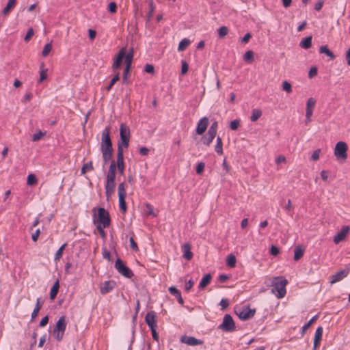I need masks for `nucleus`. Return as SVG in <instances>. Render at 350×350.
Returning <instances> with one entry per match:
<instances>
[{
  "instance_id": "23",
  "label": "nucleus",
  "mask_w": 350,
  "mask_h": 350,
  "mask_svg": "<svg viewBox=\"0 0 350 350\" xmlns=\"http://www.w3.org/2000/svg\"><path fill=\"white\" fill-rule=\"evenodd\" d=\"M305 250L301 245H297L294 250V260L297 261L301 259L304 254Z\"/></svg>"
},
{
  "instance_id": "2",
  "label": "nucleus",
  "mask_w": 350,
  "mask_h": 350,
  "mask_svg": "<svg viewBox=\"0 0 350 350\" xmlns=\"http://www.w3.org/2000/svg\"><path fill=\"white\" fill-rule=\"evenodd\" d=\"M288 284L287 280L283 278H275L272 284V292L275 293L278 298H282L286 293V286Z\"/></svg>"
},
{
  "instance_id": "40",
  "label": "nucleus",
  "mask_w": 350,
  "mask_h": 350,
  "mask_svg": "<svg viewBox=\"0 0 350 350\" xmlns=\"http://www.w3.org/2000/svg\"><path fill=\"white\" fill-rule=\"evenodd\" d=\"M254 59V52L252 51H247L243 55V60L246 62H252Z\"/></svg>"
},
{
  "instance_id": "47",
  "label": "nucleus",
  "mask_w": 350,
  "mask_h": 350,
  "mask_svg": "<svg viewBox=\"0 0 350 350\" xmlns=\"http://www.w3.org/2000/svg\"><path fill=\"white\" fill-rule=\"evenodd\" d=\"M44 135H45L44 132H42L41 131H39L38 132H37L33 135L31 139L33 142L39 141Z\"/></svg>"
},
{
  "instance_id": "27",
  "label": "nucleus",
  "mask_w": 350,
  "mask_h": 350,
  "mask_svg": "<svg viewBox=\"0 0 350 350\" xmlns=\"http://www.w3.org/2000/svg\"><path fill=\"white\" fill-rule=\"evenodd\" d=\"M312 37L311 36L304 38L299 43V46L304 49H308L312 45Z\"/></svg>"
},
{
  "instance_id": "54",
  "label": "nucleus",
  "mask_w": 350,
  "mask_h": 350,
  "mask_svg": "<svg viewBox=\"0 0 350 350\" xmlns=\"http://www.w3.org/2000/svg\"><path fill=\"white\" fill-rule=\"evenodd\" d=\"M204 167H205V163H203V162H200V163H198L197 166H196V174H201L204 170Z\"/></svg>"
},
{
  "instance_id": "5",
  "label": "nucleus",
  "mask_w": 350,
  "mask_h": 350,
  "mask_svg": "<svg viewBox=\"0 0 350 350\" xmlns=\"http://www.w3.org/2000/svg\"><path fill=\"white\" fill-rule=\"evenodd\" d=\"M120 142H118V146H120L121 148H128L130 139V130L125 124H121L120 126Z\"/></svg>"
},
{
  "instance_id": "26",
  "label": "nucleus",
  "mask_w": 350,
  "mask_h": 350,
  "mask_svg": "<svg viewBox=\"0 0 350 350\" xmlns=\"http://www.w3.org/2000/svg\"><path fill=\"white\" fill-rule=\"evenodd\" d=\"M211 280V275L210 273H207L201 279L200 284L198 285V288L200 289H203L205 288Z\"/></svg>"
},
{
  "instance_id": "45",
  "label": "nucleus",
  "mask_w": 350,
  "mask_h": 350,
  "mask_svg": "<svg viewBox=\"0 0 350 350\" xmlns=\"http://www.w3.org/2000/svg\"><path fill=\"white\" fill-rule=\"evenodd\" d=\"M218 34L219 38H222L225 37L228 33V29L226 26H222L218 29Z\"/></svg>"
},
{
  "instance_id": "53",
  "label": "nucleus",
  "mask_w": 350,
  "mask_h": 350,
  "mask_svg": "<svg viewBox=\"0 0 350 350\" xmlns=\"http://www.w3.org/2000/svg\"><path fill=\"white\" fill-rule=\"evenodd\" d=\"M219 305L221 306V309L222 310H226L229 306L228 299L226 298L221 299V300L220 301Z\"/></svg>"
},
{
  "instance_id": "34",
  "label": "nucleus",
  "mask_w": 350,
  "mask_h": 350,
  "mask_svg": "<svg viewBox=\"0 0 350 350\" xmlns=\"http://www.w3.org/2000/svg\"><path fill=\"white\" fill-rule=\"evenodd\" d=\"M262 111L258 109H253L252 111V116L250 117V120L252 122H256L258 120V118L262 116Z\"/></svg>"
},
{
  "instance_id": "52",
  "label": "nucleus",
  "mask_w": 350,
  "mask_h": 350,
  "mask_svg": "<svg viewBox=\"0 0 350 350\" xmlns=\"http://www.w3.org/2000/svg\"><path fill=\"white\" fill-rule=\"evenodd\" d=\"M133 57V49H131V51L127 54L125 53V56L124 59H125V62L132 63Z\"/></svg>"
},
{
  "instance_id": "44",
  "label": "nucleus",
  "mask_w": 350,
  "mask_h": 350,
  "mask_svg": "<svg viewBox=\"0 0 350 350\" xmlns=\"http://www.w3.org/2000/svg\"><path fill=\"white\" fill-rule=\"evenodd\" d=\"M37 182H38V179L34 174H30L28 175L27 179V184L28 185H30V186L34 185L37 183Z\"/></svg>"
},
{
  "instance_id": "36",
  "label": "nucleus",
  "mask_w": 350,
  "mask_h": 350,
  "mask_svg": "<svg viewBox=\"0 0 350 350\" xmlns=\"http://www.w3.org/2000/svg\"><path fill=\"white\" fill-rule=\"evenodd\" d=\"M67 246V243H64L55 252L54 260H59L63 255L64 250H65L66 247Z\"/></svg>"
},
{
  "instance_id": "64",
  "label": "nucleus",
  "mask_w": 350,
  "mask_h": 350,
  "mask_svg": "<svg viewBox=\"0 0 350 350\" xmlns=\"http://www.w3.org/2000/svg\"><path fill=\"white\" fill-rule=\"evenodd\" d=\"M317 75V67H312L308 72V77L309 78H312L314 76Z\"/></svg>"
},
{
  "instance_id": "33",
  "label": "nucleus",
  "mask_w": 350,
  "mask_h": 350,
  "mask_svg": "<svg viewBox=\"0 0 350 350\" xmlns=\"http://www.w3.org/2000/svg\"><path fill=\"white\" fill-rule=\"evenodd\" d=\"M123 163H124L123 148H121L120 146H118V152H117V161L116 162V164H123Z\"/></svg>"
},
{
  "instance_id": "41",
  "label": "nucleus",
  "mask_w": 350,
  "mask_h": 350,
  "mask_svg": "<svg viewBox=\"0 0 350 350\" xmlns=\"http://www.w3.org/2000/svg\"><path fill=\"white\" fill-rule=\"evenodd\" d=\"M149 8H150V9H149L148 13L147 14V20H146L147 22H150V20H151V18H152V17L153 16V12H154V9H155V6H154V3H153L152 1H150L149 2Z\"/></svg>"
},
{
  "instance_id": "58",
  "label": "nucleus",
  "mask_w": 350,
  "mask_h": 350,
  "mask_svg": "<svg viewBox=\"0 0 350 350\" xmlns=\"http://www.w3.org/2000/svg\"><path fill=\"white\" fill-rule=\"evenodd\" d=\"M146 206L147 208V214L148 215H152L154 217L157 216V215L153 211V207L151 204H146Z\"/></svg>"
},
{
  "instance_id": "55",
  "label": "nucleus",
  "mask_w": 350,
  "mask_h": 350,
  "mask_svg": "<svg viewBox=\"0 0 350 350\" xmlns=\"http://www.w3.org/2000/svg\"><path fill=\"white\" fill-rule=\"evenodd\" d=\"M34 31L33 29L31 27L28 29L27 34L24 38L25 42H27L30 40L31 37L33 36Z\"/></svg>"
},
{
  "instance_id": "12",
  "label": "nucleus",
  "mask_w": 350,
  "mask_h": 350,
  "mask_svg": "<svg viewBox=\"0 0 350 350\" xmlns=\"http://www.w3.org/2000/svg\"><path fill=\"white\" fill-rule=\"evenodd\" d=\"M349 273V271L347 269H343L340 271H338L334 275H332L329 277V282L331 284H333L336 282H340L343 278H345L346 276H347Z\"/></svg>"
},
{
  "instance_id": "61",
  "label": "nucleus",
  "mask_w": 350,
  "mask_h": 350,
  "mask_svg": "<svg viewBox=\"0 0 350 350\" xmlns=\"http://www.w3.org/2000/svg\"><path fill=\"white\" fill-rule=\"evenodd\" d=\"M104 228H103L102 226H96V229L100 236L101 238L103 239H105L106 238V233L104 230Z\"/></svg>"
},
{
  "instance_id": "29",
  "label": "nucleus",
  "mask_w": 350,
  "mask_h": 350,
  "mask_svg": "<svg viewBox=\"0 0 350 350\" xmlns=\"http://www.w3.org/2000/svg\"><path fill=\"white\" fill-rule=\"evenodd\" d=\"M48 69L44 68V64L42 63L40 66V79L39 83H42L47 78Z\"/></svg>"
},
{
  "instance_id": "11",
  "label": "nucleus",
  "mask_w": 350,
  "mask_h": 350,
  "mask_svg": "<svg viewBox=\"0 0 350 350\" xmlns=\"http://www.w3.org/2000/svg\"><path fill=\"white\" fill-rule=\"evenodd\" d=\"M208 118L206 117H204L201 118L197 124V127L196 129V132L198 135H202L207 129V127L208 126Z\"/></svg>"
},
{
  "instance_id": "7",
  "label": "nucleus",
  "mask_w": 350,
  "mask_h": 350,
  "mask_svg": "<svg viewBox=\"0 0 350 350\" xmlns=\"http://www.w3.org/2000/svg\"><path fill=\"white\" fill-rule=\"evenodd\" d=\"M347 145L343 142H339L336 144L334 154L338 159H346L347 158Z\"/></svg>"
},
{
  "instance_id": "62",
  "label": "nucleus",
  "mask_w": 350,
  "mask_h": 350,
  "mask_svg": "<svg viewBox=\"0 0 350 350\" xmlns=\"http://www.w3.org/2000/svg\"><path fill=\"white\" fill-rule=\"evenodd\" d=\"M320 152H321L320 149H317L316 150H314L311 156V160H312V161L318 160L319 158Z\"/></svg>"
},
{
  "instance_id": "20",
  "label": "nucleus",
  "mask_w": 350,
  "mask_h": 350,
  "mask_svg": "<svg viewBox=\"0 0 350 350\" xmlns=\"http://www.w3.org/2000/svg\"><path fill=\"white\" fill-rule=\"evenodd\" d=\"M182 250L183 252V256L187 260H190L193 258V252H191V247L189 243H185L182 246Z\"/></svg>"
},
{
  "instance_id": "10",
  "label": "nucleus",
  "mask_w": 350,
  "mask_h": 350,
  "mask_svg": "<svg viewBox=\"0 0 350 350\" xmlns=\"http://www.w3.org/2000/svg\"><path fill=\"white\" fill-rule=\"evenodd\" d=\"M180 340L182 343L187 344L189 346H196L204 343V341L202 340L197 339L193 336H189L186 335L181 336Z\"/></svg>"
},
{
  "instance_id": "31",
  "label": "nucleus",
  "mask_w": 350,
  "mask_h": 350,
  "mask_svg": "<svg viewBox=\"0 0 350 350\" xmlns=\"http://www.w3.org/2000/svg\"><path fill=\"white\" fill-rule=\"evenodd\" d=\"M318 318L317 315L314 316L308 323H305L301 328V336L303 337L306 334L307 329L310 327L312 323H313Z\"/></svg>"
},
{
  "instance_id": "50",
  "label": "nucleus",
  "mask_w": 350,
  "mask_h": 350,
  "mask_svg": "<svg viewBox=\"0 0 350 350\" xmlns=\"http://www.w3.org/2000/svg\"><path fill=\"white\" fill-rule=\"evenodd\" d=\"M240 125V122L239 120H234L230 123V129L232 131H236L239 128Z\"/></svg>"
},
{
  "instance_id": "48",
  "label": "nucleus",
  "mask_w": 350,
  "mask_h": 350,
  "mask_svg": "<svg viewBox=\"0 0 350 350\" xmlns=\"http://www.w3.org/2000/svg\"><path fill=\"white\" fill-rule=\"evenodd\" d=\"M107 10L110 13H116L117 11V4L116 2H110L108 5Z\"/></svg>"
},
{
  "instance_id": "13",
  "label": "nucleus",
  "mask_w": 350,
  "mask_h": 350,
  "mask_svg": "<svg viewBox=\"0 0 350 350\" xmlns=\"http://www.w3.org/2000/svg\"><path fill=\"white\" fill-rule=\"evenodd\" d=\"M145 321L149 328L157 327L155 312H148L145 317Z\"/></svg>"
},
{
  "instance_id": "59",
  "label": "nucleus",
  "mask_w": 350,
  "mask_h": 350,
  "mask_svg": "<svg viewBox=\"0 0 350 350\" xmlns=\"http://www.w3.org/2000/svg\"><path fill=\"white\" fill-rule=\"evenodd\" d=\"M280 253V249L274 245H272L270 248V254L273 256H277Z\"/></svg>"
},
{
  "instance_id": "3",
  "label": "nucleus",
  "mask_w": 350,
  "mask_h": 350,
  "mask_svg": "<svg viewBox=\"0 0 350 350\" xmlns=\"http://www.w3.org/2000/svg\"><path fill=\"white\" fill-rule=\"evenodd\" d=\"M66 317H60L56 322L52 332V334L57 341L59 342L63 339L64 332L66 329Z\"/></svg>"
},
{
  "instance_id": "46",
  "label": "nucleus",
  "mask_w": 350,
  "mask_h": 350,
  "mask_svg": "<svg viewBox=\"0 0 350 350\" xmlns=\"http://www.w3.org/2000/svg\"><path fill=\"white\" fill-rule=\"evenodd\" d=\"M51 50H52V44H51V43L46 44L44 45L43 51L42 52V56L43 57H46L49 55V53L51 52Z\"/></svg>"
},
{
  "instance_id": "25",
  "label": "nucleus",
  "mask_w": 350,
  "mask_h": 350,
  "mask_svg": "<svg viewBox=\"0 0 350 350\" xmlns=\"http://www.w3.org/2000/svg\"><path fill=\"white\" fill-rule=\"evenodd\" d=\"M59 280H57L56 282L53 284L50 291V299L51 300H53L56 297L59 291Z\"/></svg>"
},
{
  "instance_id": "16",
  "label": "nucleus",
  "mask_w": 350,
  "mask_h": 350,
  "mask_svg": "<svg viewBox=\"0 0 350 350\" xmlns=\"http://www.w3.org/2000/svg\"><path fill=\"white\" fill-rule=\"evenodd\" d=\"M116 286V282L112 280L105 281L100 287V292L102 295H105L111 291Z\"/></svg>"
},
{
  "instance_id": "18",
  "label": "nucleus",
  "mask_w": 350,
  "mask_h": 350,
  "mask_svg": "<svg viewBox=\"0 0 350 350\" xmlns=\"http://www.w3.org/2000/svg\"><path fill=\"white\" fill-rule=\"evenodd\" d=\"M315 103L316 100L313 98H310L307 100L306 118L308 119V121H311L310 118L312 115V108L314 107Z\"/></svg>"
},
{
  "instance_id": "37",
  "label": "nucleus",
  "mask_w": 350,
  "mask_h": 350,
  "mask_svg": "<svg viewBox=\"0 0 350 350\" xmlns=\"http://www.w3.org/2000/svg\"><path fill=\"white\" fill-rule=\"evenodd\" d=\"M226 265L228 267L232 268L236 265V258L233 254H229L227 256Z\"/></svg>"
},
{
  "instance_id": "19",
  "label": "nucleus",
  "mask_w": 350,
  "mask_h": 350,
  "mask_svg": "<svg viewBox=\"0 0 350 350\" xmlns=\"http://www.w3.org/2000/svg\"><path fill=\"white\" fill-rule=\"evenodd\" d=\"M323 332V329L321 326L318 327L316 329L314 338L313 349H316V348L320 345L322 339Z\"/></svg>"
},
{
  "instance_id": "43",
  "label": "nucleus",
  "mask_w": 350,
  "mask_h": 350,
  "mask_svg": "<svg viewBox=\"0 0 350 350\" xmlns=\"http://www.w3.org/2000/svg\"><path fill=\"white\" fill-rule=\"evenodd\" d=\"M120 79V73L118 72L116 75L111 79V81L109 82V84L108 86H107L106 90L107 91H110L113 86V85Z\"/></svg>"
},
{
  "instance_id": "6",
  "label": "nucleus",
  "mask_w": 350,
  "mask_h": 350,
  "mask_svg": "<svg viewBox=\"0 0 350 350\" xmlns=\"http://www.w3.org/2000/svg\"><path fill=\"white\" fill-rule=\"evenodd\" d=\"M115 268L120 274L125 278H131L134 275L133 271L119 258L116 260Z\"/></svg>"
},
{
  "instance_id": "39",
  "label": "nucleus",
  "mask_w": 350,
  "mask_h": 350,
  "mask_svg": "<svg viewBox=\"0 0 350 350\" xmlns=\"http://www.w3.org/2000/svg\"><path fill=\"white\" fill-rule=\"evenodd\" d=\"M94 167H93V165H92V161H89L86 163H85L82 167H81V174H85L88 171H92L93 170Z\"/></svg>"
},
{
  "instance_id": "1",
  "label": "nucleus",
  "mask_w": 350,
  "mask_h": 350,
  "mask_svg": "<svg viewBox=\"0 0 350 350\" xmlns=\"http://www.w3.org/2000/svg\"><path fill=\"white\" fill-rule=\"evenodd\" d=\"M110 133L109 126H106L102 132L100 150L105 164L111 161L113 152Z\"/></svg>"
},
{
  "instance_id": "17",
  "label": "nucleus",
  "mask_w": 350,
  "mask_h": 350,
  "mask_svg": "<svg viewBox=\"0 0 350 350\" xmlns=\"http://www.w3.org/2000/svg\"><path fill=\"white\" fill-rule=\"evenodd\" d=\"M114 179H107L105 183V193L107 197H109L115 191L116 183Z\"/></svg>"
},
{
  "instance_id": "15",
  "label": "nucleus",
  "mask_w": 350,
  "mask_h": 350,
  "mask_svg": "<svg viewBox=\"0 0 350 350\" xmlns=\"http://www.w3.org/2000/svg\"><path fill=\"white\" fill-rule=\"evenodd\" d=\"M124 56H125V49L122 48L119 51V52L116 56V58L112 64L111 68L113 69V70H116L120 68V66L124 58Z\"/></svg>"
},
{
  "instance_id": "9",
  "label": "nucleus",
  "mask_w": 350,
  "mask_h": 350,
  "mask_svg": "<svg viewBox=\"0 0 350 350\" xmlns=\"http://www.w3.org/2000/svg\"><path fill=\"white\" fill-rule=\"evenodd\" d=\"M256 313V309H251L249 307H245L238 314L239 319L242 321H246L252 318Z\"/></svg>"
},
{
  "instance_id": "49",
  "label": "nucleus",
  "mask_w": 350,
  "mask_h": 350,
  "mask_svg": "<svg viewBox=\"0 0 350 350\" xmlns=\"http://www.w3.org/2000/svg\"><path fill=\"white\" fill-rule=\"evenodd\" d=\"M282 89L286 91L287 93H291L292 92V86H291V84L286 81H284L283 83H282Z\"/></svg>"
},
{
  "instance_id": "22",
  "label": "nucleus",
  "mask_w": 350,
  "mask_h": 350,
  "mask_svg": "<svg viewBox=\"0 0 350 350\" xmlns=\"http://www.w3.org/2000/svg\"><path fill=\"white\" fill-rule=\"evenodd\" d=\"M169 292L172 295L175 296L177 298L178 302L182 306L184 304L183 299L181 296V293L179 290H178L175 286H171L169 288Z\"/></svg>"
},
{
  "instance_id": "63",
  "label": "nucleus",
  "mask_w": 350,
  "mask_h": 350,
  "mask_svg": "<svg viewBox=\"0 0 350 350\" xmlns=\"http://www.w3.org/2000/svg\"><path fill=\"white\" fill-rule=\"evenodd\" d=\"M116 170H118L120 175H124V171L125 169V165L123 164H116Z\"/></svg>"
},
{
  "instance_id": "8",
  "label": "nucleus",
  "mask_w": 350,
  "mask_h": 350,
  "mask_svg": "<svg viewBox=\"0 0 350 350\" xmlns=\"http://www.w3.org/2000/svg\"><path fill=\"white\" fill-rule=\"evenodd\" d=\"M219 328L225 332H232L235 329V324L232 317L230 314L224 317L223 322L219 325Z\"/></svg>"
},
{
  "instance_id": "51",
  "label": "nucleus",
  "mask_w": 350,
  "mask_h": 350,
  "mask_svg": "<svg viewBox=\"0 0 350 350\" xmlns=\"http://www.w3.org/2000/svg\"><path fill=\"white\" fill-rule=\"evenodd\" d=\"M217 127H218V123L217 121H215L213 122L211 126L209 127L208 129V132H211L215 135H217Z\"/></svg>"
},
{
  "instance_id": "35",
  "label": "nucleus",
  "mask_w": 350,
  "mask_h": 350,
  "mask_svg": "<svg viewBox=\"0 0 350 350\" xmlns=\"http://www.w3.org/2000/svg\"><path fill=\"white\" fill-rule=\"evenodd\" d=\"M190 42H191L190 40L187 38L183 39L178 44V51H185L188 47Z\"/></svg>"
},
{
  "instance_id": "42",
  "label": "nucleus",
  "mask_w": 350,
  "mask_h": 350,
  "mask_svg": "<svg viewBox=\"0 0 350 350\" xmlns=\"http://www.w3.org/2000/svg\"><path fill=\"white\" fill-rule=\"evenodd\" d=\"M118 191V197H126V192L125 190V184L124 182L119 184Z\"/></svg>"
},
{
  "instance_id": "24",
  "label": "nucleus",
  "mask_w": 350,
  "mask_h": 350,
  "mask_svg": "<svg viewBox=\"0 0 350 350\" xmlns=\"http://www.w3.org/2000/svg\"><path fill=\"white\" fill-rule=\"evenodd\" d=\"M215 137L216 135L208 131L207 134L202 137V142L205 146H209Z\"/></svg>"
},
{
  "instance_id": "14",
  "label": "nucleus",
  "mask_w": 350,
  "mask_h": 350,
  "mask_svg": "<svg viewBox=\"0 0 350 350\" xmlns=\"http://www.w3.org/2000/svg\"><path fill=\"white\" fill-rule=\"evenodd\" d=\"M350 230L349 226H343L340 232H338L334 237V242L336 244L339 243L342 241H343L348 232Z\"/></svg>"
},
{
  "instance_id": "30",
  "label": "nucleus",
  "mask_w": 350,
  "mask_h": 350,
  "mask_svg": "<svg viewBox=\"0 0 350 350\" xmlns=\"http://www.w3.org/2000/svg\"><path fill=\"white\" fill-rule=\"evenodd\" d=\"M319 53H324L327 56H328L331 59H334L336 56L333 53L332 51H331L326 45L321 46L319 49Z\"/></svg>"
},
{
  "instance_id": "38",
  "label": "nucleus",
  "mask_w": 350,
  "mask_h": 350,
  "mask_svg": "<svg viewBox=\"0 0 350 350\" xmlns=\"http://www.w3.org/2000/svg\"><path fill=\"white\" fill-rule=\"evenodd\" d=\"M125 198H126V197H119L120 210L123 214H124L127 210Z\"/></svg>"
},
{
  "instance_id": "28",
  "label": "nucleus",
  "mask_w": 350,
  "mask_h": 350,
  "mask_svg": "<svg viewBox=\"0 0 350 350\" xmlns=\"http://www.w3.org/2000/svg\"><path fill=\"white\" fill-rule=\"evenodd\" d=\"M16 4V0H8L6 6L3 8L2 13L3 15H7L12 9L14 8Z\"/></svg>"
},
{
  "instance_id": "56",
  "label": "nucleus",
  "mask_w": 350,
  "mask_h": 350,
  "mask_svg": "<svg viewBox=\"0 0 350 350\" xmlns=\"http://www.w3.org/2000/svg\"><path fill=\"white\" fill-rule=\"evenodd\" d=\"M102 254H103V258H105V259L108 260L109 261L111 260L110 252L107 250V248L105 247H103Z\"/></svg>"
},
{
  "instance_id": "32",
  "label": "nucleus",
  "mask_w": 350,
  "mask_h": 350,
  "mask_svg": "<svg viewBox=\"0 0 350 350\" xmlns=\"http://www.w3.org/2000/svg\"><path fill=\"white\" fill-rule=\"evenodd\" d=\"M215 150L219 155H221L224 153L223 143H222L221 138L219 136H218L217 137V142H216V145L215 146Z\"/></svg>"
},
{
  "instance_id": "4",
  "label": "nucleus",
  "mask_w": 350,
  "mask_h": 350,
  "mask_svg": "<svg viewBox=\"0 0 350 350\" xmlns=\"http://www.w3.org/2000/svg\"><path fill=\"white\" fill-rule=\"evenodd\" d=\"M94 222H97V226H100L103 228H108L111 224V218L109 213L103 207L98 208V217L96 221L94 219Z\"/></svg>"
},
{
  "instance_id": "60",
  "label": "nucleus",
  "mask_w": 350,
  "mask_h": 350,
  "mask_svg": "<svg viewBox=\"0 0 350 350\" xmlns=\"http://www.w3.org/2000/svg\"><path fill=\"white\" fill-rule=\"evenodd\" d=\"M189 70V66L187 63L185 61L182 62V66H181V74L185 75Z\"/></svg>"
},
{
  "instance_id": "21",
  "label": "nucleus",
  "mask_w": 350,
  "mask_h": 350,
  "mask_svg": "<svg viewBox=\"0 0 350 350\" xmlns=\"http://www.w3.org/2000/svg\"><path fill=\"white\" fill-rule=\"evenodd\" d=\"M116 162L114 161H111L107 175V179H114L116 180Z\"/></svg>"
},
{
  "instance_id": "57",
  "label": "nucleus",
  "mask_w": 350,
  "mask_h": 350,
  "mask_svg": "<svg viewBox=\"0 0 350 350\" xmlns=\"http://www.w3.org/2000/svg\"><path fill=\"white\" fill-rule=\"evenodd\" d=\"M144 71L149 74H153L154 72V68L152 64H147L144 66Z\"/></svg>"
}]
</instances>
